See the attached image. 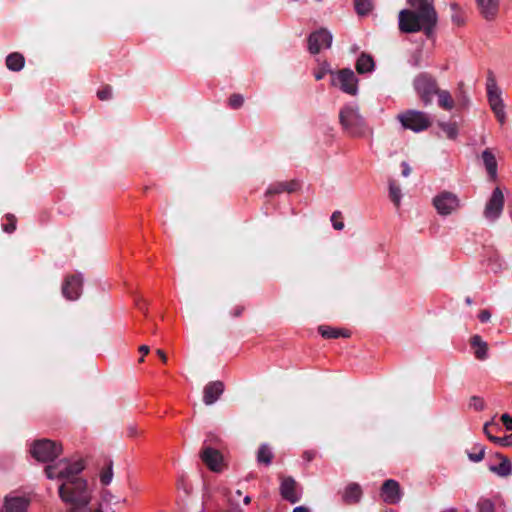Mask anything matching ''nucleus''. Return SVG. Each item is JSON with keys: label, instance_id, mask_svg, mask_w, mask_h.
I'll return each instance as SVG.
<instances>
[{"label": "nucleus", "instance_id": "nucleus-39", "mask_svg": "<svg viewBox=\"0 0 512 512\" xmlns=\"http://www.w3.org/2000/svg\"><path fill=\"white\" fill-rule=\"evenodd\" d=\"M8 224L4 226L6 232H12L15 230L16 220L13 216H7Z\"/></svg>", "mask_w": 512, "mask_h": 512}, {"label": "nucleus", "instance_id": "nucleus-38", "mask_svg": "<svg viewBox=\"0 0 512 512\" xmlns=\"http://www.w3.org/2000/svg\"><path fill=\"white\" fill-rule=\"evenodd\" d=\"M332 225L336 230H342L344 228V223L340 220L339 213H333L331 217Z\"/></svg>", "mask_w": 512, "mask_h": 512}, {"label": "nucleus", "instance_id": "nucleus-8", "mask_svg": "<svg viewBox=\"0 0 512 512\" xmlns=\"http://www.w3.org/2000/svg\"><path fill=\"white\" fill-rule=\"evenodd\" d=\"M399 120L405 128L411 129L415 132L425 130L429 127L431 121L429 117L418 111H409L399 115Z\"/></svg>", "mask_w": 512, "mask_h": 512}, {"label": "nucleus", "instance_id": "nucleus-25", "mask_svg": "<svg viewBox=\"0 0 512 512\" xmlns=\"http://www.w3.org/2000/svg\"><path fill=\"white\" fill-rule=\"evenodd\" d=\"M99 481L102 486L106 487L110 485L114 478L113 464L112 462L106 463L99 471Z\"/></svg>", "mask_w": 512, "mask_h": 512}, {"label": "nucleus", "instance_id": "nucleus-24", "mask_svg": "<svg viewBox=\"0 0 512 512\" xmlns=\"http://www.w3.org/2000/svg\"><path fill=\"white\" fill-rule=\"evenodd\" d=\"M25 59L20 53H11L6 57V66L11 71H20L23 69Z\"/></svg>", "mask_w": 512, "mask_h": 512}, {"label": "nucleus", "instance_id": "nucleus-29", "mask_svg": "<svg viewBox=\"0 0 512 512\" xmlns=\"http://www.w3.org/2000/svg\"><path fill=\"white\" fill-rule=\"evenodd\" d=\"M318 331L324 338H338L340 336L348 337L347 333L329 326H320Z\"/></svg>", "mask_w": 512, "mask_h": 512}, {"label": "nucleus", "instance_id": "nucleus-5", "mask_svg": "<svg viewBox=\"0 0 512 512\" xmlns=\"http://www.w3.org/2000/svg\"><path fill=\"white\" fill-rule=\"evenodd\" d=\"M330 86L350 96H356L359 92V80L349 68L335 70L330 79Z\"/></svg>", "mask_w": 512, "mask_h": 512}, {"label": "nucleus", "instance_id": "nucleus-30", "mask_svg": "<svg viewBox=\"0 0 512 512\" xmlns=\"http://www.w3.org/2000/svg\"><path fill=\"white\" fill-rule=\"evenodd\" d=\"M335 72L330 66L329 63L323 62L319 65V67L314 72V77L316 80L323 79L326 75H330V79H332V73Z\"/></svg>", "mask_w": 512, "mask_h": 512}, {"label": "nucleus", "instance_id": "nucleus-3", "mask_svg": "<svg viewBox=\"0 0 512 512\" xmlns=\"http://www.w3.org/2000/svg\"><path fill=\"white\" fill-rule=\"evenodd\" d=\"M340 123L353 137H362L366 132L364 119L355 106H345L339 113Z\"/></svg>", "mask_w": 512, "mask_h": 512}, {"label": "nucleus", "instance_id": "nucleus-33", "mask_svg": "<svg viewBox=\"0 0 512 512\" xmlns=\"http://www.w3.org/2000/svg\"><path fill=\"white\" fill-rule=\"evenodd\" d=\"M272 459V452L267 445H262L258 451V461L265 464H270Z\"/></svg>", "mask_w": 512, "mask_h": 512}, {"label": "nucleus", "instance_id": "nucleus-44", "mask_svg": "<svg viewBox=\"0 0 512 512\" xmlns=\"http://www.w3.org/2000/svg\"><path fill=\"white\" fill-rule=\"evenodd\" d=\"M493 427H494V425L492 423H486L483 427V432L489 438L490 441H491V437H495L494 435H492Z\"/></svg>", "mask_w": 512, "mask_h": 512}, {"label": "nucleus", "instance_id": "nucleus-7", "mask_svg": "<svg viewBox=\"0 0 512 512\" xmlns=\"http://www.w3.org/2000/svg\"><path fill=\"white\" fill-rule=\"evenodd\" d=\"M30 452L37 461L48 462L53 461L61 454L62 447L55 441L41 439L33 442Z\"/></svg>", "mask_w": 512, "mask_h": 512}, {"label": "nucleus", "instance_id": "nucleus-32", "mask_svg": "<svg viewBox=\"0 0 512 512\" xmlns=\"http://www.w3.org/2000/svg\"><path fill=\"white\" fill-rule=\"evenodd\" d=\"M355 8L358 14L366 15L372 9V3L370 0H355Z\"/></svg>", "mask_w": 512, "mask_h": 512}, {"label": "nucleus", "instance_id": "nucleus-18", "mask_svg": "<svg viewBox=\"0 0 512 512\" xmlns=\"http://www.w3.org/2000/svg\"><path fill=\"white\" fill-rule=\"evenodd\" d=\"M280 490L282 496L291 503H295L299 500V495L296 492V482L292 478L283 479Z\"/></svg>", "mask_w": 512, "mask_h": 512}, {"label": "nucleus", "instance_id": "nucleus-52", "mask_svg": "<svg viewBox=\"0 0 512 512\" xmlns=\"http://www.w3.org/2000/svg\"><path fill=\"white\" fill-rule=\"evenodd\" d=\"M92 512H104V511H103L101 508H97V509H95V510H94V511H92Z\"/></svg>", "mask_w": 512, "mask_h": 512}, {"label": "nucleus", "instance_id": "nucleus-43", "mask_svg": "<svg viewBox=\"0 0 512 512\" xmlns=\"http://www.w3.org/2000/svg\"><path fill=\"white\" fill-rule=\"evenodd\" d=\"M401 168H402V171H401L402 176L409 177L412 172V168L410 167V165L407 162L403 161L401 163Z\"/></svg>", "mask_w": 512, "mask_h": 512}, {"label": "nucleus", "instance_id": "nucleus-26", "mask_svg": "<svg viewBox=\"0 0 512 512\" xmlns=\"http://www.w3.org/2000/svg\"><path fill=\"white\" fill-rule=\"evenodd\" d=\"M435 94H437L438 103L442 108L446 110H452L454 108L455 103L448 91L438 90L437 87L435 86Z\"/></svg>", "mask_w": 512, "mask_h": 512}, {"label": "nucleus", "instance_id": "nucleus-48", "mask_svg": "<svg viewBox=\"0 0 512 512\" xmlns=\"http://www.w3.org/2000/svg\"><path fill=\"white\" fill-rule=\"evenodd\" d=\"M293 512H309V510L306 507L298 506L294 508Z\"/></svg>", "mask_w": 512, "mask_h": 512}, {"label": "nucleus", "instance_id": "nucleus-16", "mask_svg": "<svg viewBox=\"0 0 512 512\" xmlns=\"http://www.w3.org/2000/svg\"><path fill=\"white\" fill-rule=\"evenodd\" d=\"M414 86L424 101L430 102L431 95L435 93L434 83L427 77L420 76L415 79Z\"/></svg>", "mask_w": 512, "mask_h": 512}, {"label": "nucleus", "instance_id": "nucleus-34", "mask_svg": "<svg viewBox=\"0 0 512 512\" xmlns=\"http://www.w3.org/2000/svg\"><path fill=\"white\" fill-rule=\"evenodd\" d=\"M441 129L445 136L449 139H455L458 135V128L453 123H442Z\"/></svg>", "mask_w": 512, "mask_h": 512}, {"label": "nucleus", "instance_id": "nucleus-10", "mask_svg": "<svg viewBox=\"0 0 512 512\" xmlns=\"http://www.w3.org/2000/svg\"><path fill=\"white\" fill-rule=\"evenodd\" d=\"M503 207H504L503 192L501 191L500 188H496V189H494L490 199L488 200V202L485 206L484 216L487 219L494 221L497 218H499V216L501 215Z\"/></svg>", "mask_w": 512, "mask_h": 512}, {"label": "nucleus", "instance_id": "nucleus-50", "mask_svg": "<svg viewBox=\"0 0 512 512\" xmlns=\"http://www.w3.org/2000/svg\"><path fill=\"white\" fill-rule=\"evenodd\" d=\"M108 92L106 91H103V92H99L98 95L101 99H106L108 97Z\"/></svg>", "mask_w": 512, "mask_h": 512}, {"label": "nucleus", "instance_id": "nucleus-2", "mask_svg": "<svg viewBox=\"0 0 512 512\" xmlns=\"http://www.w3.org/2000/svg\"><path fill=\"white\" fill-rule=\"evenodd\" d=\"M437 14L432 4L414 9H405L399 13V28L406 33L424 31L430 33L437 24Z\"/></svg>", "mask_w": 512, "mask_h": 512}, {"label": "nucleus", "instance_id": "nucleus-28", "mask_svg": "<svg viewBox=\"0 0 512 512\" xmlns=\"http://www.w3.org/2000/svg\"><path fill=\"white\" fill-rule=\"evenodd\" d=\"M389 198L396 207H399L402 199V191L399 185L394 181L389 183Z\"/></svg>", "mask_w": 512, "mask_h": 512}, {"label": "nucleus", "instance_id": "nucleus-19", "mask_svg": "<svg viewBox=\"0 0 512 512\" xmlns=\"http://www.w3.org/2000/svg\"><path fill=\"white\" fill-rule=\"evenodd\" d=\"M120 503L125 504L126 503V499L120 498L119 496L114 494L109 489H103L101 491V493H100V501H99V508L102 509L103 506L104 507H111V506L118 505Z\"/></svg>", "mask_w": 512, "mask_h": 512}, {"label": "nucleus", "instance_id": "nucleus-40", "mask_svg": "<svg viewBox=\"0 0 512 512\" xmlns=\"http://www.w3.org/2000/svg\"><path fill=\"white\" fill-rule=\"evenodd\" d=\"M411 7H422L425 4H432L431 0H407Z\"/></svg>", "mask_w": 512, "mask_h": 512}, {"label": "nucleus", "instance_id": "nucleus-45", "mask_svg": "<svg viewBox=\"0 0 512 512\" xmlns=\"http://www.w3.org/2000/svg\"><path fill=\"white\" fill-rule=\"evenodd\" d=\"M491 317V314L490 312L484 310L482 311L480 314H479V319L482 321V322H487Z\"/></svg>", "mask_w": 512, "mask_h": 512}, {"label": "nucleus", "instance_id": "nucleus-1", "mask_svg": "<svg viewBox=\"0 0 512 512\" xmlns=\"http://www.w3.org/2000/svg\"><path fill=\"white\" fill-rule=\"evenodd\" d=\"M82 469L80 462L62 460L45 470L48 478L63 481L58 492L61 500L69 506V512H83L92 500L87 481L77 476Z\"/></svg>", "mask_w": 512, "mask_h": 512}, {"label": "nucleus", "instance_id": "nucleus-6", "mask_svg": "<svg viewBox=\"0 0 512 512\" xmlns=\"http://www.w3.org/2000/svg\"><path fill=\"white\" fill-rule=\"evenodd\" d=\"M488 103L497 120L502 124L505 122V104L503 91L497 85L494 78L490 77L486 83Z\"/></svg>", "mask_w": 512, "mask_h": 512}, {"label": "nucleus", "instance_id": "nucleus-17", "mask_svg": "<svg viewBox=\"0 0 512 512\" xmlns=\"http://www.w3.org/2000/svg\"><path fill=\"white\" fill-rule=\"evenodd\" d=\"M224 385L220 381L209 383L204 389V402L207 405H211L217 401L220 395L223 393Z\"/></svg>", "mask_w": 512, "mask_h": 512}, {"label": "nucleus", "instance_id": "nucleus-47", "mask_svg": "<svg viewBox=\"0 0 512 512\" xmlns=\"http://www.w3.org/2000/svg\"><path fill=\"white\" fill-rule=\"evenodd\" d=\"M139 351H140L142 354L146 355V354H148V353H149L150 349H149V347H148V346H146V345H142V346L139 348Z\"/></svg>", "mask_w": 512, "mask_h": 512}, {"label": "nucleus", "instance_id": "nucleus-15", "mask_svg": "<svg viewBox=\"0 0 512 512\" xmlns=\"http://www.w3.org/2000/svg\"><path fill=\"white\" fill-rule=\"evenodd\" d=\"M402 493L399 484L394 480H387L382 485L381 498L389 504H396L401 500Z\"/></svg>", "mask_w": 512, "mask_h": 512}, {"label": "nucleus", "instance_id": "nucleus-23", "mask_svg": "<svg viewBox=\"0 0 512 512\" xmlns=\"http://www.w3.org/2000/svg\"><path fill=\"white\" fill-rule=\"evenodd\" d=\"M362 495V490L358 484L352 483L349 484L343 494V498L348 503H356L360 500Z\"/></svg>", "mask_w": 512, "mask_h": 512}, {"label": "nucleus", "instance_id": "nucleus-20", "mask_svg": "<svg viewBox=\"0 0 512 512\" xmlns=\"http://www.w3.org/2000/svg\"><path fill=\"white\" fill-rule=\"evenodd\" d=\"M478 7L485 18H492L498 9V0H476Z\"/></svg>", "mask_w": 512, "mask_h": 512}, {"label": "nucleus", "instance_id": "nucleus-41", "mask_svg": "<svg viewBox=\"0 0 512 512\" xmlns=\"http://www.w3.org/2000/svg\"><path fill=\"white\" fill-rule=\"evenodd\" d=\"M501 420L507 430H512V417L509 414H503Z\"/></svg>", "mask_w": 512, "mask_h": 512}, {"label": "nucleus", "instance_id": "nucleus-22", "mask_svg": "<svg viewBox=\"0 0 512 512\" xmlns=\"http://www.w3.org/2000/svg\"><path fill=\"white\" fill-rule=\"evenodd\" d=\"M375 63L368 54H361L356 62V70L360 74L369 73L374 70Z\"/></svg>", "mask_w": 512, "mask_h": 512}, {"label": "nucleus", "instance_id": "nucleus-11", "mask_svg": "<svg viewBox=\"0 0 512 512\" xmlns=\"http://www.w3.org/2000/svg\"><path fill=\"white\" fill-rule=\"evenodd\" d=\"M30 502L26 495L9 494L4 498L1 512H26Z\"/></svg>", "mask_w": 512, "mask_h": 512}, {"label": "nucleus", "instance_id": "nucleus-36", "mask_svg": "<svg viewBox=\"0 0 512 512\" xmlns=\"http://www.w3.org/2000/svg\"><path fill=\"white\" fill-rule=\"evenodd\" d=\"M491 441L502 447H509L512 445V434L505 437H491Z\"/></svg>", "mask_w": 512, "mask_h": 512}, {"label": "nucleus", "instance_id": "nucleus-4", "mask_svg": "<svg viewBox=\"0 0 512 512\" xmlns=\"http://www.w3.org/2000/svg\"><path fill=\"white\" fill-rule=\"evenodd\" d=\"M459 196L451 191L443 190L432 198V206L440 217H449L456 214L461 208Z\"/></svg>", "mask_w": 512, "mask_h": 512}, {"label": "nucleus", "instance_id": "nucleus-46", "mask_svg": "<svg viewBox=\"0 0 512 512\" xmlns=\"http://www.w3.org/2000/svg\"><path fill=\"white\" fill-rule=\"evenodd\" d=\"M138 434L137 428L135 426H130L128 428V436L134 437Z\"/></svg>", "mask_w": 512, "mask_h": 512}, {"label": "nucleus", "instance_id": "nucleus-49", "mask_svg": "<svg viewBox=\"0 0 512 512\" xmlns=\"http://www.w3.org/2000/svg\"><path fill=\"white\" fill-rule=\"evenodd\" d=\"M157 354L159 355V358H161L163 361H166V355L162 350H157Z\"/></svg>", "mask_w": 512, "mask_h": 512}, {"label": "nucleus", "instance_id": "nucleus-42", "mask_svg": "<svg viewBox=\"0 0 512 512\" xmlns=\"http://www.w3.org/2000/svg\"><path fill=\"white\" fill-rule=\"evenodd\" d=\"M244 99L242 96L240 95H234L230 98V104L233 106V107H239L242 105Z\"/></svg>", "mask_w": 512, "mask_h": 512}, {"label": "nucleus", "instance_id": "nucleus-9", "mask_svg": "<svg viewBox=\"0 0 512 512\" xmlns=\"http://www.w3.org/2000/svg\"><path fill=\"white\" fill-rule=\"evenodd\" d=\"M83 279L80 274H71L66 276L62 284V295L65 299L77 300L82 293Z\"/></svg>", "mask_w": 512, "mask_h": 512}, {"label": "nucleus", "instance_id": "nucleus-51", "mask_svg": "<svg viewBox=\"0 0 512 512\" xmlns=\"http://www.w3.org/2000/svg\"><path fill=\"white\" fill-rule=\"evenodd\" d=\"M250 501H251V498H250L249 496H245V498H244V503H245V504H249V503H250Z\"/></svg>", "mask_w": 512, "mask_h": 512}, {"label": "nucleus", "instance_id": "nucleus-27", "mask_svg": "<svg viewBox=\"0 0 512 512\" xmlns=\"http://www.w3.org/2000/svg\"><path fill=\"white\" fill-rule=\"evenodd\" d=\"M482 160L484 162L487 172L492 177H495L497 174V162L495 156L489 150H485L482 153Z\"/></svg>", "mask_w": 512, "mask_h": 512}, {"label": "nucleus", "instance_id": "nucleus-37", "mask_svg": "<svg viewBox=\"0 0 512 512\" xmlns=\"http://www.w3.org/2000/svg\"><path fill=\"white\" fill-rule=\"evenodd\" d=\"M470 407L474 408L475 410H482L484 409L485 403L484 400L480 397L473 396L470 399Z\"/></svg>", "mask_w": 512, "mask_h": 512}, {"label": "nucleus", "instance_id": "nucleus-12", "mask_svg": "<svg viewBox=\"0 0 512 512\" xmlns=\"http://www.w3.org/2000/svg\"><path fill=\"white\" fill-rule=\"evenodd\" d=\"M332 40V34L328 30H318L309 37V50L314 54L319 53L323 49L330 48Z\"/></svg>", "mask_w": 512, "mask_h": 512}, {"label": "nucleus", "instance_id": "nucleus-14", "mask_svg": "<svg viewBox=\"0 0 512 512\" xmlns=\"http://www.w3.org/2000/svg\"><path fill=\"white\" fill-rule=\"evenodd\" d=\"M489 471L501 478L512 475V464L508 457L502 454L495 455V463L488 467Z\"/></svg>", "mask_w": 512, "mask_h": 512}, {"label": "nucleus", "instance_id": "nucleus-35", "mask_svg": "<svg viewBox=\"0 0 512 512\" xmlns=\"http://www.w3.org/2000/svg\"><path fill=\"white\" fill-rule=\"evenodd\" d=\"M479 512H495L494 503L489 499H482L478 503Z\"/></svg>", "mask_w": 512, "mask_h": 512}, {"label": "nucleus", "instance_id": "nucleus-21", "mask_svg": "<svg viewBox=\"0 0 512 512\" xmlns=\"http://www.w3.org/2000/svg\"><path fill=\"white\" fill-rule=\"evenodd\" d=\"M471 346L474 350L475 356L478 359L484 360L487 358L488 346L487 343L483 341L480 336L475 335L471 338Z\"/></svg>", "mask_w": 512, "mask_h": 512}, {"label": "nucleus", "instance_id": "nucleus-31", "mask_svg": "<svg viewBox=\"0 0 512 512\" xmlns=\"http://www.w3.org/2000/svg\"><path fill=\"white\" fill-rule=\"evenodd\" d=\"M468 458L470 461L478 463L481 462L485 456V447L482 445H476L473 451L468 452Z\"/></svg>", "mask_w": 512, "mask_h": 512}, {"label": "nucleus", "instance_id": "nucleus-13", "mask_svg": "<svg viewBox=\"0 0 512 512\" xmlns=\"http://www.w3.org/2000/svg\"><path fill=\"white\" fill-rule=\"evenodd\" d=\"M201 459L213 472H221L225 468L223 455L211 447H206L201 453Z\"/></svg>", "mask_w": 512, "mask_h": 512}]
</instances>
